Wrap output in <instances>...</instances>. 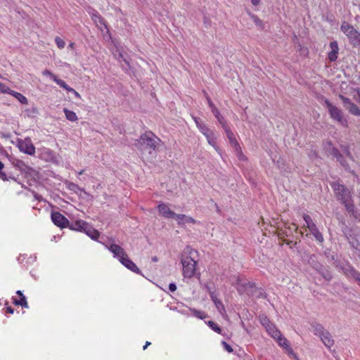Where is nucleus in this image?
I'll return each instance as SVG.
<instances>
[{
	"instance_id": "1",
	"label": "nucleus",
	"mask_w": 360,
	"mask_h": 360,
	"mask_svg": "<svg viewBox=\"0 0 360 360\" xmlns=\"http://www.w3.org/2000/svg\"><path fill=\"white\" fill-rule=\"evenodd\" d=\"M184 252L185 254L188 253V255H183L181 256L183 275L185 278H191L195 275L197 261L195 259L194 255H196L198 252L188 248Z\"/></svg>"
},
{
	"instance_id": "2",
	"label": "nucleus",
	"mask_w": 360,
	"mask_h": 360,
	"mask_svg": "<svg viewBox=\"0 0 360 360\" xmlns=\"http://www.w3.org/2000/svg\"><path fill=\"white\" fill-rule=\"evenodd\" d=\"M160 139L151 131L144 133L137 140L136 147L142 152L148 151L149 153L155 151L157 148L158 142Z\"/></svg>"
},
{
	"instance_id": "3",
	"label": "nucleus",
	"mask_w": 360,
	"mask_h": 360,
	"mask_svg": "<svg viewBox=\"0 0 360 360\" xmlns=\"http://www.w3.org/2000/svg\"><path fill=\"white\" fill-rule=\"evenodd\" d=\"M340 30L348 37L349 42L354 47H360V33L347 22H343Z\"/></svg>"
},
{
	"instance_id": "4",
	"label": "nucleus",
	"mask_w": 360,
	"mask_h": 360,
	"mask_svg": "<svg viewBox=\"0 0 360 360\" xmlns=\"http://www.w3.org/2000/svg\"><path fill=\"white\" fill-rule=\"evenodd\" d=\"M330 185L338 200L341 202H346L347 200H352V195L349 190L344 185L340 184L338 181H334Z\"/></svg>"
},
{
	"instance_id": "5",
	"label": "nucleus",
	"mask_w": 360,
	"mask_h": 360,
	"mask_svg": "<svg viewBox=\"0 0 360 360\" xmlns=\"http://www.w3.org/2000/svg\"><path fill=\"white\" fill-rule=\"evenodd\" d=\"M325 105L329 114L334 120L340 123L342 126H347V120L344 118L342 112L335 105H333L328 100L325 101Z\"/></svg>"
},
{
	"instance_id": "6",
	"label": "nucleus",
	"mask_w": 360,
	"mask_h": 360,
	"mask_svg": "<svg viewBox=\"0 0 360 360\" xmlns=\"http://www.w3.org/2000/svg\"><path fill=\"white\" fill-rule=\"evenodd\" d=\"M236 289L240 295L246 293L248 295H253L255 290V285L254 283L243 281L238 278L236 283Z\"/></svg>"
},
{
	"instance_id": "7",
	"label": "nucleus",
	"mask_w": 360,
	"mask_h": 360,
	"mask_svg": "<svg viewBox=\"0 0 360 360\" xmlns=\"http://www.w3.org/2000/svg\"><path fill=\"white\" fill-rule=\"evenodd\" d=\"M18 146L19 150L24 153L33 155L35 153V147L34 146L30 138L18 140Z\"/></svg>"
},
{
	"instance_id": "8",
	"label": "nucleus",
	"mask_w": 360,
	"mask_h": 360,
	"mask_svg": "<svg viewBox=\"0 0 360 360\" xmlns=\"http://www.w3.org/2000/svg\"><path fill=\"white\" fill-rule=\"evenodd\" d=\"M105 247L109 250L112 254L114 257H116L119 259L120 262L122 260V258H124L127 256L125 250L119 245L112 243H106L105 244Z\"/></svg>"
},
{
	"instance_id": "9",
	"label": "nucleus",
	"mask_w": 360,
	"mask_h": 360,
	"mask_svg": "<svg viewBox=\"0 0 360 360\" xmlns=\"http://www.w3.org/2000/svg\"><path fill=\"white\" fill-rule=\"evenodd\" d=\"M340 98L342 101L344 107L353 115L360 116V108L349 98L340 95Z\"/></svg>"
},
{
	"instance_id": "10",
	"label": "nucleus",
	"mask_w": 360,
	"mask_h": 360,
	"mask_svg": "<svg viewBox=\"0 0 360 360\" xmlns=\"http://www.w3.org/2000/svg\"><path fill=\"white\" fill-rule=\"evenodd\" d=\"M51 220L56 226L61 229L69 225L68 219L58 212H53L51 213Z\"/></svg>"
},
{
	"instance_id": "11",
	"label": "nucleus",
	"mask_w": 360,
	"mask_h": 360,
	"mask_svg": "<svg viewBox=\"0 0 360 360\" xmlns=\"http://www.w3.org/2000/svg\"><path fill=\"white\" fill-rule=\"evenodd\" d=\"M224 130L225 131V133L226 134V136L229 141V143L231 145L232 147H233L235 148V150L237 151L238 153L240 154V158L242 159V156H243V154L241 153V151H240V147L233 134V133L231 131L230 127L228 126V127H224Z\"/></svg>"
},
{
	"instance_id": "12",
	"label": "nucleus",
	"mask_w": 360,
	"mask_h": 360,
	"mask_svg": "<svg viewBox=\"0 0 360 360\" xmlns=\"http://www.w3.org/2000/svg\"><path fill=\"white\" fill-rule=\"evenodd\" d=\"M342 271L348 278H353L356 280L358 276L360 274V272L355 269L352 265L349 264H347L345 266L341 267Z\"/></svg>"
},
{
	"instance_id": "13",
	"label": "nucleus",
	"mask_w": 360,
	"mask_h": 360,
	"mask_svg": "<svg viewBox=\"0 0 360 360\" xmlns=\"http://www.w3.org/2000/svg\"><path fill=\"white\" fill-rule=\"evenodd\" d=\"M342 271L348 278H353L356 280L358 276L360 274V272L355 269L352 265L349 264H347L345 266L341 267Z\"/></svg>"
},
{
	"instance_id": "14",
	"label": "nucleus",
	"mask_w": 360,
	"mask_h": 360,
	"mask_svg": "<svg viewBox=\"0 0 360 360\" xmlns=\"http://www.w3.org/2000/svg\"><path fill=\"white\" fill-rule=\"evenodd\" d=\"M159 213L165 218H172L175 215V212L172 211L168 205L165 203H160L158 206Z\"/></svg>"
},
{
	"instance_id": "15",
	"label": "nucleus",
	"mask_w": 360,
	"mask_h": 360,
	"mask_svg": "<svg viewBox=\"0 0 360 360\" xmlns=\"http://www.w3.org/2000/svg\"><path fill=\"white\" fill-rule=\"evenodd\" d=\"M120 262L122 264H123L125 267H127L131 271L138 274H141V270L137 267V266L134 263V262L128 257V255L124 258H122V260Z\"/></svg>"
},
{
	"instance_id": "16",
	"label": "nucleus",
	"mask_w": 360,
	"mask_h": 360,
	"mask_svg": "<svg viewBox=\"0 0 360 360\" xmlns=\"http://www.w3.org/2000/svg\"><path fill=\"white\" fill-rule=\"evenodd\" d=\"M12 165L17 169H18L21 172L28 173L31 168L25 164V162L18 159L11 158L10 160Z\"/></svg>"
},
{
	"instance_id": "17",
	"label": "nucleus",
	"mask_w": 360,
	"mask_h": 360,
	"mask_svg": "<svg viewBox=\"0 0 360 360\" xmlns=\"http://www.w3.org/2000/svg\"><path fill=\"white\" fill-rule=\"evenodd\" d=\"M84 233H85L88 236H89L93 240H98L100 233L98 231L95 229L92 226H91L89 223L86 222V226H84L83 230Z\"/></svg>"
},
{
	"instance_id": "18",
	"label": "nucleus",
	"mask_w": 360,
	"mask_h": 360,
	"mask_svg": "<svg viewBox=\"0 0 360 360\" xmlns=\"http://www.w3.org/2000/svg\"><path fill=\"white\" fill-rule=\"evenodd\" d=\"M330 47L331 51L328 53V60L330 62H334L338 58V53L339 51L338 42L335 41H331L330 43Z\"/></svg>"
},
{
	"instance_id": "19",
	"label": "nucleus",
	"mask_w": 360,
	"mask_h": 360,
	"mask_svg": "<svg viewBox=\"0 0 360 360\" xmlns=\"http://www.w3.org/2000/svg\"><path fill=\"white\" fill-rule=\"evenodd\" d=\"M85 226H86V221L81 219L69 222V225H68L70 229L80 232L83 231Z\"/></svg>"
},
{
	"instance_id": "20",
	"label": "nucleus",
	"mask_w": 360,
	"mask_h": 360,
	"mask_svg": "<svg viewBox=\"0 0 360 360\" xmlns=\"http://www.w3.org/2000/svg\"><path fill=\"white\" fill-rule=\"evenodd\" d=\"M320 338L324 345L328 349H330L334 345V340L333 339L331 334L328 330Z\"/></svg>"
},
{
	"instance_id": "21",
	"label": "nucleus",
	"mask_w": 360,
	"mask_h": 360,
	"mask_svg": "<svg viewBox=\"0 0 360 360\" xmlns=\"http://www.w3.org/2000/svg\"><path fill=\"white\" fill-rule=\"evenodd\" d=\"M317 271L323 276L324 279L328 281H330L333 278V275L330 271L326 267H323L321 265H317L315 267Z\"/></svg>"
},
{
	"instance_id": "22",
	"label": "nucleus",
	"mask_w": 360,
	"mask_h": 360,
	"mask_svg": "<svg viewBox=\"0 0 360 360\" xmlns=\"http://www.w3.org/2000/svg\"><path fill=\"white\" fill-rule=\"evenodd\" d=\"M311 326L313 328V332L315 335H318L321 337L324 333H326L327 330H326L323 328V326L317 322H312L311 323Z\"/></svg>"
},
{
	"instance_id": "23",
	"label": "nucleus",
	"mask_w": 360,
	"mask_h": 360,
	"mask_svg": "<svg viewBox=\"0 0 360 360\" xmlns=\"http://www.w3.org/2000/svg\"><path fill=\"white\" fill-rule=\"evenodd\" d=\"M210 297H211L212 300L213 301V302L214 303L217 310L221 314H223L224 312H225V308H224V306L223 303L221 302V300H219L217 297V296L213 292L211 293Z\"/></svg>"
},
{
	"instance_id": "24",
	"label": "nucleus",
	"mask_w": 360,
	"mask_h": 360,
	"mask_svg": "<svg viewBox=\"0 0 360 360\" xmlns=\"http://www.w3.org/2000/svg\"><path fill=\"white\" fill-rule=\"evenodd\" d=\"M309 231L319 243H322L324 241L323 234L319 231L316 226L310 229Z\"/></svg>"
},
{
	"instance_id": "25",
	"label": "nucleus",
	"mask_w": 360,
	"mask_h": 360,
	"mask_svg": "<svg viewBox=\"0 0 360 360\" xmlns=\"http://www.w3.org/2000/svg\"><path fill=\"white\" fill-rule=\"evenodd\" d=\"M212 113L218 120L219 123L221 125L223 129H224V127H228L224 117L221 115L218 109H214Z\"/></svg>"
},
{
	"instance_id": "26",
	"label": "nucleus",
	"mask_w": 360,
	"mask_h": 360,
	"mask_svg": "<svg viewBox=\"0 0 360 360\" xmlns=\"http://www.w3.org/2000/svg\"><path fill=\"white\" fill-rule=\"evenodd\" d=\"M267 331L271 335V336L276 340L283 336L281 333L278 330L276 329L274 326H269V328H267Z\"/></svg>"
},
{
	"instance_id": "27",
	"label": "nucleus",
	"mask_w": 360,
	"mask_h": 360,
	"mask_svg": "<svg viewBox=\"0 0 360 360\" xmlns=\"http://www.w3.org/2000/svg\"><path fill=\"white\" fill-rule=\"evenodd\" d=\"M63 112L65 115V117L67 120L71 122H75L78 120V117L75 112L65 108L63 109Z\"/></svg>"
},
{
	"instance_id": "28",
	"label": "nucleus",
	"mask_w": 360,
	"mask_h": 360,
	"mask_svg": "<svg viewBox=\"0 0 360 360\" xmlns=\"http://www.w3.org/2000/svg\"><path fill=\"white\" fill-rule=\"evenodd\" d=\"M303 219L306 224L304 226H307V228H308L309 230L311 229L312 228L316 226L309 215L304 214Z\"/></svg>"
},
{
	"instance_id": "29",
	"label": "nucleus",
	"mask_w": 360,
	"mask_h": 360,
	"mask_svg": "<svg viewBox=\"0 0 360 360\" xmlns=\"http://www.w3.org/2000/svg\"><path fill=\"white\" fill-rule=\"evenodd\" d=\"M342 203L345 205V207L348 212L351 213L354 216L355 215L356 212L355 210V206L352 203V200H347L346 202H342Z\"/></svg>"
},
{
	"instance_id": "30",
	"label": "nucleus",
	"mask_w": 360,
	"mask_h": 360,
	"mask_svg": "<svg viewBox=\"0 0 360 360\" xmlns=\"http://www.w3.org/2000/svg\"><path fill=\"white\" fill-rule=\"evenodd\" d=\"M13 304L15 305H20L25 308H28V304L26 300L25 296H22L20 297V300H17L13 298Z\"/></svg>"
},
{
	"instance_id": "31",
	"label": "nucleus",
	"mask_w": 360,
	"mask_h": 360,
	"mask_svg": "<svg viewBox=\"0 0 360 360\" xmlns=\"http://www.w3.org/2000/svg\"><path fill=\"white\" fill-rule=\"evenodd\" d=\"M205 136L206 137L210 145H211L212 146H216V137H215L214 133L212 130L210 131V133L206 134L205 135Z\"/></svg>"
},
{
	"instance_id": "32",
	"label": "nucleus",
	"mask_w": 360,
	"mask_h": 360,
	"mask_svg": "<svg viewBox=\"0 0 360 360\" xmlns=\"http://www.w3.org/2000/svg\"><path fill=\"white\" fill-rule=\"evenodd\" d=\"M12 96L17 98L22 104H27L28 103L27 98L20 93L14 91Z\"/></svg>"
},
{
	"instance_id": "33",
	"label": "nucleus",
	"mask_w": 360,
	"mask_h": 360,
	"mask_svg": "<svg viewBox=\"0 0 360 360\" xmlns=\"http://www.w3.org/2000/svg\"><path fill=\"white\" fill-rule=\"evenodd\" d=\"M118 60H120V62L123 61L124 63V64L121 65L124 70H127L130 68L128 60L124 56V55L122 53H119Z\"/></svg>"
},
{
	"instance_id": "34",
	"label": "nucleus",
	"mask_w": 360,
	"mask_h": 360,
	"mask_svg": "<svg viewBox=\"0 0 360 360\" xmlns=\"http://www.w3.org/2000/svg\"><path fill=\"white\" fill-rule=\"evenodd\" d=\"M91 18L95 22H99L101 25H105L104 19L101 17V15L98 14L97 11H94V13L91 15Z\"/></svg>"
},
{
	"instance_id": "35",
	"label": "nucleus",
	"mask_w": 360,
	"mask_h": 360,
	"mask_svg": "<svg viewBox=\"0 0 360 360\" xmlns=\"http://www.w3.org/2000/svg\"><path fill=\"white\" fill-rule=\"evenodd\" d=\"M58 85H59L61 88L68 91V89H70L71 87L70 86H68L66 82L61 79H59L57 77H54V80H53Z\"/></svg>"
},
{
	"instance_id": "36",
	"label": "nucleus",
	"mask_w": 360,
	"mask_h": 360,
	"mask_svg": "<svg viewBox=\"0 0 360 360\" xmlns=\"http://www.w3.org/2000/svg\"><path fill=\"white\" fill-rule=\"evenodd\" d=\"M207 323L214 332L219 334L221 333V328L215 322L209 321Z\"/></svg>"
},
{
	"instance_id": "37",
	"label": "nucleus",
	"mask_w": 360,
	"mask_h": 360,
	"mask_svg": "<svg viewBox=\"0 0 360 360\" xmlns=\"http://www.w3.org/2000/svg\"><path fill=\"white\" fill-rule=\"evenodd\" d=\"M197 221L195 219H194L193 217L185 215L184 221H178L179 225H184L185 224H195Z\"/></svg>"
},
{
	"instance_id": "38",
	"label": "nucleus",
	"mask_w": 360,
	"mask_h": 360,
	"mask_svg": "<svg viewBox=\"0 0 360 360\" xmlns=\"http://www.w3.org/2000/svg\"><path fill=\"white\" fill-rule=\"evenodd\" d=\"M277 342L278 343V345L284 348H290V345H289V342L288 341V340L284 338L283 336H282V338H281L280 339H278L277 340Z\"/></svg>"
},
{
	"instance_id": "39",
	"label": "nucleus",
	"mask_w": 360,
	"mask_h": 360,
	"mask_svg": "<svg viewBox=\"0 0 360 360\" xmlns=\"http://www.w3.org/2000/svg\"><path fill=\"white\" fill-rule=\"evenodd\" d=\"M0 91L2 93L8 94L10 95H12L14 91L13 90H11L9 87H8L6 85L2 83H0Z\"/></svg>"
},
{
	"instance_id": "40",
	"label": "nucleus",
	"mask_w": 360,
	"mask_h": 360,
	"mask_svg": "<svg viewBox=\"0 0 360 360\" xmlns=\"http://www.w3.org/2000/svg\"><path fill=\"white\" fill-rule=\"evenodd\" d=\"M193 314L197 317V318H199L200 319H204L206 318L207 315L205 314V313L204 311H198V310H196V309H194L193 311Z\"/></svg>"
},
{
	"instance_id": "41",
	"label": "nucleus",
	"mask_w": 360,
	"mask_h": 360,
	"mask_svg": "<svg viewBox=\"0 0 360 360\" xmlns=\"http://www.w3.org/2000/svg\"><path fill=\"white\" fill-rule=\"evenodd\" d=\"M55 42L56 44H57V46L60 49H62L65 47V42L63 39H62L60 37H56L55 38Z\"/></svg>"
},
{
	"instance_id": "42",
	"label": "nucleus",
	"mask_w": 360,
	"mask_h": 360,
	"mask_svg": "<svg viewBox=\"0 0 360 360\" xmlns=\"http://www.w3.org/2000/svg\"><path fill=\"white\" fill-rule=\"evenodd\" d=\"M330 155H333L336 159H342V155L340 153V151L335 148H333L330 151Z\"/></svg>"
},
{
	"instance_id": "43",
	"label": "nucleus",
	"mask_w": 360,
	"mask_h": 360,
	"mask_svg": "<svg viewBox=\"0 0 360 360\" xmlns=\"http://www.w3.org/2000/svg\"><path fill=\"white\" fill-rule=\"evenodd\" d=\"M198 129L200 131L202 134L205 136L206 134L210 133L211 129L208 128V127L204 123L201 124Z\"/></svg>"
},
{
	"instance_id": "44",
	"label": "nucleus",
	"mask_w": 360,
	"mask_h": 360,
	"mask_svg": "<svg viewBox=\"0 0 360 360\" xmlns=\"http://www.w3.org/2000/svg\"><path fill=\"white\" fill-rule=\"evenodd\" d=\"M4 168V165L3 162L0 161V179L3 181H7L8 178L5 172L2 171V169Z\"/></svg>"
},
{
	"instance_id": "45",
	"label": "nucleus",
	"mask_w": 360,
	"mask_h": 360,
	"mask_svg": "<svg viewBox=\"0 0 360 360\" xmlns=\"http://www.w3.org/2000/svg\"><path fill=\"white\" fill-rule=\"evenodd\" d=\"M252 18L257 26L263 28V22L257 15H252Z\"/></svg>"
},
{
	"instance_id": "46",
	"label": "nucleus",
	"mask_w": 360,
	"mask_h": 360,
	"mask_svg": "<svg viewBox=\"0 0 360 360\" xmlns=\"http://www.w3.org/2000/svg\"><path fill=\"white\" fill-rule=\"evenodd\" d=\"M221 345L224 347V349L227 351L229 353H232L233 352V348L230 345H229L226 342L222 341Z\"/></svg>"
},
{
	"instance_id": "47",
	"label": "nucleus",
	"mask_w": 360,
	"mask_h": 360,
	"mask_svg": "<svg viewBox=\"0 0 360 360\" xmlns=\"http://www.w3.org/2000/svg\"><path fill=\"white\" fill-rule=\"evenodd\" d=\"M337 161H338L340 165L345 169H349V166L347 162L345 160L344 157L342 156V159H337Z\"/></svg>"
},
{
	"instance_id": "48",
	"label": "nucleus",
	"mask_w": 360,
	"mask_h": 360,
	"mask_svg": "<svg viewBox=\"0 0 360 360\" xmlns=\"http://www.w3.org/2000/svg\"><path fill=\"white\" fill-rule=\"evenodd\" d=\"M290 233H288V231L280 230L278 232V236L279 238L283 239L285 236H288Z\"/></svg>"
},
{
	"instance_id": "49",
	"label": "nucleus",
	"mask_w": 360,
	"mask_h": 360,
	"mask_svg": "<svg viewBox=\"0 0 360 360\" xmlns=\"http://www.w3.org/2000/svg\"><path fill=\"white\" fill-rule=\"evenodd\" d=\"M184 217H185V214H176V213H175V215L174 217H172V218L176 219L177 221H184Z\"/></svg>"
},
{
	"instance_id": "50",
	"label": "nucleus",
	"mask_w": 360,
	"mask_h": 360,
	"mask_svg": "<svg viewBox=\"0 0 360 360\" xmlns=\"http://www.w3.org/2000/svg\"><path fill=\"white\" fill-rule=\"evenodd\" d=\"M43 75H46V76H49L51 77V78L54 80V77H56L54 74H53L50 70H45L44 72H43Z\"/></svg>"
},
{
	"instance_id": "51",
	"label": "nucleus",
	"mask_w": 360,
	"mask_h": 360,
	"mask_svg": "<svg viewBox=\"0 0 360 360\" xmlns=\"http://www.w3.org/2000/svg\"><path fill=\"white\" fill-rule=\"evenodd\" d=\"M193 120H194L198 128H199L200 126H201V124H204V122L198 117H193Z\"/></svg>"
},
{
	"instance_id": "52",
	"label": "nucleus",
	"mask_w": 360,
	"mask_h": 360,
	"mask_svg": "<svg viewBox=\"0 0 360 360\" xmlns=\"http://www.w3.org/2000/svg\"><path fill=\"white\" fill-rule=\"evenodd\" d=\"M68 91L72 93L76 98H81L80 94L77 91H76L73 88L71 87L70 89H68Z\"/></svg>"
},
{
	"instance_id": "53",
	"label": "nucleus",
	"mask_w": 360,
	"mask_h": 360,
	"mask_svg": "<svg viewBox=\"0 0 360 360\" xmlns=\"http://www.w3.org/2000/svg\"><path fill=\"white\" fill-rule=\"evenodd\" d=\"M207 103H208L209 106L212 109V112H213L214 109H217L215 107L214 104L212 103V101H211V99L209 97L207 98Z\"/></svg>"
},
{
	"instance_id": "54",
	"label": "nucleus",
	"mask_w": 360,
	"mask_h": 360,
	"mask_svg": "<svg viewBox=\"0 0 360 360\" xmlns=\"http://www.w3.org/2000/svg\"><path fill=\"white\" fill-rule=\"evenodd\" d=\"M261 322L264 326H266V325L269 326L268 324L269 323V320L267 319V317L262 316V317H261Z\"/></svg>"
},
{
	"instance_id": "55",
	"label": "nucleus",
	"mask_w": 360,
	"mask_h": 360,
	"mask_svg": "<svg viewBox=\"0 0 360 360\" xmlns=\"http://www.w3.org/2000/svg\"><path fill=\"white\" fill-rule=\"evenodd\" d=\"M169 290L171 292H174L176 290V285L175 283H172L169 285Z\"/></svg>"
},
{
	"instance_id": "56",
	"label": "nucleus",
	"mask_w": 360,
	"mask_h": 360,
	"mask_svg": "<svg viewBox=\"0 0 360 360\" xmlns=\"http://www.w3.org/2000/svg\"><path fill=\"white\" fill-rule=\"evenodd\" d=\"M32 193H33L34 197V198L36 200H42V197L40 195H39L38 193H37L36 192L32 191Z\"/></svg>"
},
{
	"instance_id": "57",
	"label": "nucleus",
	"mask_w": 360,
	"mask_h": 360,
	"mask_svg": "<svg viewBox=\"0 0 360 360\" xmlns=\"http://www.w3.org/2000/svg\"><path fill=\"white\" fill-rule=\"evenodd\" d=\"M357 98L356 101L360 104V88L356 89Z\"/></svg>"
},
{
	"instance_id": "58",
	"label": "nucleus",
	"mask_w": 360,
	"mask_h": 360,
	"mask_svg": "<svg viewBox=\"0 0 360 360\" xmlns=\"http://www.w3.org/2000/svg\"><path fill=\"white\" fill-rule=\"evenodd\" d=\"M6 312L9 314H13L14 312V309L12 308L11 307H8L6 308Z\"/></svg>"
},
{
	"instance_id": "59",
	"label": "nucleus",
	"mask_w": 360,
	"mask_h": 360,
	"mask_svg": "<svg viewBox=\"0 0 360 360\" xmlns=\"http://www.w3.org/2000/svg\"><path fill=\"white\" fill-rule=\"evenodd\" d=\"M252 4L255 6H257L260 3V0H251Z\"/></svg>"
},
{
	"instance_id": "60",
	"label": "nucleus",
	"mask_w": 360,
	"mask_h": 360,
	"mask_svg": "<svg viewBox=\"0 0 360 360\" xmlns=\"http://www.w3.org/2000/svg\"><path fill=\"white\" fill-rule=\"evenodd\" d=\"M69 188H70V189H74V188H77V186L75 184L71 183V184H70Z\"/></svg>"
},
{
	"instance_id": "61",
	"label": "nucleus",
	"mask_w": 360,
	"mask_h": 360,
	"mask_svg": "<svg viewBox=\"0 0 360 360\" xmlns=\"http://www.w3.org/2000/svg\"><path fill=\"white\" fill-rule=\"evenodd\" d=\"M150 345V342L147 341L146 342L145 345L143 346V349L145 350L148 347V346H149Z\"/></svg>"
},
{
	"instance_id": "62",
	"label": "nucleus",
	"mask_w": 360,
	"mask_h": 360,
	"mask_svg": "<svg viewBox=\"0 0 360 360\" xmlns=\"http://www.w3.org/2000/svg\"><path fill=\"white\" fill-rule=\"evenodd\" d=\"M16 294H17L20 297H22V296H25L20 290H18V291L16 292Z\"/></svg>"
},
{
	"instance_id": "63",
	"label": "nucleus",
	"mask_w": 360,
	"mask_h": 360,
	"mask_svg": "<svg viewBox=\"0 0 360 360\" xmlns=\"http://www.w3.org/2000/svg\"><path fill=\"white\" fill-rule=\"evenodd\" d=\"M357 284L360 286V274L358 276L357 278L355 280Z\"/></svg>"
},
{
	"instance_id": "64",
	"label": "nucleus",
	"mask_w": 360,
	"mask_h": 360,
	"mask_svg": "<svg viewBox=\"0 0 360 360\" xmlns=\"http://www.w3.org/2000/svg\"><path fill=\"white\" fill-rule=\"evenodd\" d=\"M151 259L153 262H157L158 261V258L156 256L153 257Z\"/></svg>"
}]
</instances>
